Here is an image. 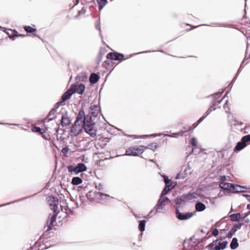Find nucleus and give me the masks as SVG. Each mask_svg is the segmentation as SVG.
I'll list each match as a JSON object with an SVG mask.
<instances>
[{
	"label": "nucleus",
	"mask_w": 250,
	"mask_h": 250,
	"mask_svg": "<svg viewBox=\"0 0 250 250\" xmlns=\"http://www.w3.org/2000/svg\"><path fill=\"white\" fill-rule=\"evenodd\" d=\"M83 128L91 137L94 138L97 134V129L94 126L91 118L85 115L83 109L80 110L77 116L76 120L71 128L72 135L77 136L80 134Z\"/></svg>",
	"instance_id": "obj_1"
},
{
	"label": "nucleus",
	"mask_w": 250,
	"mask_h": 250,
	"mask_svg": "<svg viewBox=\"0 0 250 250\" xmlns=\"http://www.w3.org/2000/svg\"><path fill=\"white\" fill-rule=\"evenodd\" d=\"M163 176L164 179L166 187L162 190L160 197L154 207L156 213L160 212L161 210L164 209V207L166 206L167 204L169 202V199L167 197H165V195H166L176 185V184L175 182H170V180L168 179L167 176Z\"/></svg>",
	"instance_id": "obj_2"
},
{
	"label": "nucleus",
	"mask_w": 250,
	"mask_h": 250,
	"mask_svg": "<svg viewBox=\"0 0 250 250\" xmlns=\"http://www.w3.org/2000/svg\"><path fill=\"white\" fill-rule=\"evenodd\" d=\"M47 203L50 207L51 210L53 211V214H50L48 216V220L47 221L46 224L48 226V229H51L53 226V223L56 221V215L59 212L58 207V201L54 196H50L47 198Z\"/></svg>",
	"instance_id": "obj_3"
},
{
	"label": "nucleus",
	"mask_w": 250,
	"mask_h": 250,
	"mask_svg": "<svg viewBox=\"0 0 250 250\" xmlns=\"http://www.w3.org/2000/svg\"><path fill=\"white\" fill-rule=\"evenodd\" d=\"M108 195L106 194H104L100 192L89 191L86 194V198L90 201H95L99 202L100 201L105 200L104 197H107Z\"/></svg>",
	"instance_id": "obj_4"
},
{
	"label": "nucleus",
	"mask_w": 250,
	"mask_h": 250,
	"mask_svg": "<svg viewBox=\"0 0 250 250\" xmlns=\"http://www.w3.org/2000/svg\"><path fill=\"white\" fill-rule=\"evenodd\" d=\"M100 110V107L98 105H95L93 104H91L90 107L89 114L90 116L87 115L89 117L91 118V120L94 123V126L95 127V122H96L101 115Z\"/></svg>",
	"instance_id": "obj_5"
},
{
	"label": "nucleus",
	"mask_w": 250,
	"mask_h": 250,
	"mask_svg": "<svg viewBox=\"0 0 250 250\" xmlns=\"http://www.w3.org/2000/svg\"><path fill=\"white\" fill-rule=\"evenodd\" d=\"M87 168L83 163H79L76 167L72 165L68 167V170L71 174L74 173L77 174L80 172L84 171L86 170Z\"/></svg>",
	"instance_id": "obj_6"
},
{
	"label": "nucleus",
	"mask_w": 250,
	"mask_h": 250,
	"mask_svg": "<svg viewBox=\"0 0 250 250\" xmlns=\"http://www.w3.org/2000/svg\"><path fill=\"white\" fill-rule=\"evenodd\" d=\"M250 141V135L243 137L240 142H238L234 148V151H239L247 146V143Z\"/></svg>",
	"instance_id": "obj_7"
},
{
	"label": "nucleus",
	"mask_w": 250,
	"mask_h": 250,
	"mask_svg": "<svg viewBox=\"0 0 250 250\" xmlns=\"http://www.w3.org/2000/svg\"><path fill=\"white\" fill-rule=\"evenodd\" d=\"M184 133H185V131H179V132H176V133H171L170 134H163V133H159V134H155V133H154V134H152L149 135L139 136V137H148V136L155 137H157V136H161V135H164L165 136H168L169 137L177 138V137H178L180 136H182L183 134Z\"/></svg>",
	"instance_id": "obj_8"
},
{
	"label": "nucleus",
	"mask_w": 250,
	"mask_h": 250,
	"mask_svg": "<svg viewBox=\"0 0 250 250\" xmlns=\"http://www.w3.org/2000/svg\"><path fill=\"white\" fill-rule=\"evenodd\" d=\"M58 115H61V124L62 126H67L70 124L71 120L68 117L66 111H62Z\"/></svg>",
	"instance_id": "obj_9"
},
{
	"label": "nucleus",
	"mask_w": 250,
	"mask_h": 250,
	"mask_svg": "<svg viewBox=\"0 0 250 250\" xmlns=\"http://www.w3.org/2000/svg\"><path fill=\"white\" fill-rule=\"evenodd\" d=\"M227 244L228 242L227 241L221 242L218 240H216L210 245L214 246V247L213 248V250H221L225 249Z\"/></svg>",
	"instance_id": "obj_10"
},
{
	"label": "nucleus",
	"mask_w": 250,
	"mask_h": 250,
	"mask_svg": "<svg viewBox=\"0 0 250 250\" xmlns=\"http://www.w3.org/2000/svg\"><path fill=\"white\" fill-rule=\"evenodd\" d=\"M192 171L191 170V168L190 167L187 166L184 169L183 171H181L179 173H178L176 177V179H184L187 177L188 175H190Z\"/></svg>",
	"instance_id": "obj_11"
},
{
	"label": "nucleus",
	"mask_w": 250,
	"mask_h": 250,
	"mask_svg": "<svg viewBox=\"0 0 250 250\" xmlns=\"http://www.w3.org/2000/svg\"><path fill=\"white\" fill-rule=\"evenodd\" d=\"M106 58L110 60H114L121 61L124 59V56L122 54L117 52L109 53L106 56Z\"/></svg>",
	"instance_id": "obj_12"
},
{
	"label": "nucleus",
	"mask_w": 250,
	"mask_h": 250,
	"mask_svg": "<svg viewBox=\"0 0 250 250\" xmlns=\"http://www.w3.org/2000/svg\"><path fill=\"white\" fill-rule=\"evenodd\" d=\"M176 217L181 220H187L189 219L192 216V213L190 212L188 213H181L177 208L176 210Z\"/></svg>",
	"instance_id": "obj_13"
},
{
	"label": "nucleus",
	"mask_w": 250,
	"mask_h": 250,
	"mask_svg": "<svg viewBox=\"0 0 250 250\" xmlns=\"http://www.w3.org/2000/svg\"><path fill=\"white\" fill-rule=\"evenodd\" d=\"M71 86H72V90L74 93H77L79 94H82L85 90V86L83 83L76 85H71Z\"/></svg>",
	"instance_id": "obj_14"
},
{
	"label": "nucleus",
	"mask_w": 250,
	"mask_h": 250,
	"mask_svg": "<svg viewBox=\"0 0 250 250\" xmlns=\"http://www.w3.org/2000/svg\"><path fill=\"white\" fill-rule=\"evenodd\" d=\"M72 86H70L69 90H67L62 96L61 100V102H65L67 100L69 99L72 95L74 93L72 90Z\"/></svg>",
	"instance_id": "obj_15"
},
{
	"label": "nucleus",
	"mask_w": 250,
	"mask_h": 250,
	"mask_svg": "<svg viewBox=\"0 0 250 250\" xmlns=\"http://www.w3.org/2000/svg\"><path fill=\"white\" fill-rule=\"evenodd\" d=\"M232 188L231 189V192H244L245 189H247L246 187L240 186L237 185L233 184Z\"/></svg>",
	"instance_id": "obj_16"
},
{
	"label": "nucleus",
	"mask_w": 250,
	"mask_h": 250,
	"mask_svg": "<svg viewBox=\"0 0 250 250\" xmlns=\"http://www.w3.org/2000/svg\"><path fill=\"white\" fill-rule=\"evenodd\" d=\"M246 216L247 215H245V216L241 217L240 213H237L231 214L230 216V217L232 221H243Z\"/></svg>",
	"instance_id": "obj_17"
},
{
	"label": "nucleus",
	"mask_w": 250,
	"mask_h": 250,
	"mask_svg": "<svg viewBox=\"0 0 250 250\" xmlns=\"http://www.w3.org/2000/svg\"><path fill=\"white\" fill-rule=\"evenodd\" d=\"M233 184L231 183H224V182H221L219 184V187L222 189H223L224 190H227L229 191H231V188H232V185Z\"/></svg>",
	"instance_id": "obj_18"
},
{
	"label": "nucleus",
	"mask_w": 250,
	"mask_h": 250,
	"mask_svg": "<svg viewBox=\"0 0 250 250\" xmlns=\"http://www.w3.org/2000/svg\"><path fill=\"white\" fill-rule=\"evenodd\" d=\"M55 109H52L49 113L47 117L45 119V121H49L56 118L57 116L55 114Z\"/></svg>",
	"instance_id": "obj_19"
},
{
	"label": "nucleus",
	"mask_w": 250,
	"mask_h": 250,
	"mask_svg": "<svg viewBox=\"0 0 250 250\" xmlns=\"http://www.w3.org/2000/svg\"><path fill=\"white\" fill-rule=\"evenodd\" d=\"M195 207L196 210L198 212L203 211L206 208L205 205L201 202H197Z\"/></svg>",
	"instance_id": "obj_20"
},
{
	"label": "nucleus",
	"mask_w": 250,
	"mask_h": 250,
	"mask_svg": "<svg viewBox=\"0 0 250 250\" xmlns=\"http://www.w3.org/2000/svg\"><path fill=\"white\" fill-rule=\"evenodd\" d=\"M99 79L100 77L97 74L93 73L90 75L89 81L91 83L95 84L99 81Z\"/></svg>",
	"instance_id": "obj_21"
},
{
	"label": "nucleus",
	"mask_w": 250,
	"mask_h": 250,
	"mask_svg": "<svg viewBox=\"0 0 250 250\" xmlns=\"http://www.w3.org/2000/svg\"><path fill=\"white\" fill-rule=\"evenodd\" d=\"M215 109V108H212L211 107H210L208 108V110L205 113L204 115L198 120L197 122V124H199L201 123L212 111L214 110Z\"/></svg>",
	"instance_id": "obj_22"
},
{
	"label": "nucleus",
	"mask_w": 250,
	"mask_h": 250,
	"mask_svg": "<svg viewBox=\"0 0 250 250\" xmlns=\"http://www.w3.org/2000/svg\"><path fill=\"white\" fill-rule=\"evenodd\" d=\"M215 109V108H212L211 107H210L208 108V110L205 113L204 115L198 120L197 122V124H199L201 123L212 111L214 110Z\"/></svg>",
	"instance_id": "obj_23"
},
{
	"label": "nucleus",
	"mask_w": 250,
	"mask_h": 250,
	"mask_svg": "<svg viewBox=\"0 0 250 250\" xmlns=\"http://www.w3.org/2000/svg\"><path fill=\"white\" fill-rule=\"evenodd\" d=\"M145 147L144 146H139L138 147H134V156H138L139 154L143 153Z\"/></svg>",
	"instance_id": "obj_24"
},
{
	"label": "nucleus",
	"mask_w": 250,
	"mask_h": 250,
	"mask_svg": "<svg viewBox=\"0 0 250 250\" xmlns=\"http://www.w3.org/2000/svg\"><path fill=\"white\" fill-rule=\"evenodd\" d=\"M77 204L78 205L80 204V206H82L84 205V201L85 200V198L83 195H79L78 198H76Z\"/></svg>",
	"instance_id": "obj_25"
},
{
	"label": "nucleus",
	"mask_w": 250,
	"mask_h": 250,
	"mask_svg": "<svg viewBox=\"0 0 250 250\" xmlns=\"http://www.w3.org/2000/svg\"><path fill=\"white\" fill-rule=\"evenodd\" d=\"M82 183V180L79 177H74L72 178L71 183L73 185H78Z\"/></svg>",
	"instance_id": "obj_26"
},
{
	"label": "nucleus",
	"mask_w": 250,
	"mask_h": 250,
	"mask_svg": "<svg viewBox=\"0 0 250 250\" xmlns=\"http://www.w3.org/2000/svg\"><path fill=\"white\" fill-rule=\"evenodd\" d=\"M238 246V243L237 238H233L230 244V247L231 249L234 250L236 249Z\"/></svg>",
	"instance_id": "obj_27"
},
{
	"label": "nucleus",
	"mask_w": 250,
	"mask_h": 250,
	"mask_svg": "<svg viewBox=\"0 0 250 250\" xmlns=\"http://www.w3.org/2000/svg\"><path fill=\"white\" fill-rule=\"evenodd\" d=\"M146 221L145 220H141L140 221L138 228L141 231L143 232L145 229V226H146Z\"/></svg>",
	"instance_id": "obj_28"
},
{
	"label": "nucleus",
	"mask_w": 250,
	"mask_h": 250,
	"mask_svg": "<svg viewBox=\"0 0 250 250\" xmlns=\"http://www.w3.org/2000/svg\"><path fill=\"white\" fill-rule=\"evenodd\" d=\"M98 4L99 9L101 10L107 4V0H97Z\"/></svg>",
	"instance_id": "obj_29"
},
{
	"label": "nucleus",
	"mask_w": 250,
	"mask_h": 250,
	"mask_svg": "<svg viewBox=\"0 0 250 250\" xmlns=\"http://www.w3.org/2000/svg\"><path fill=\"white\" fill-rule=\"evenodd\" d=\"M134 147H132L126 150L125 155L129 156H134Z\"/></svg>",
	"instance_id": "obj_30"
},
{
	"label": "nucleus",
	"mask_w": 250,
	"mask_h": 250,
	"mask_svg": "<svg viewBox=\"0 0 250 250\" xmlns=\"http://www.w3.org/2000/svg\"><path fill=\"white\" fill-rule=\"evenodd\" d=\"M24 29L25 30V31L26 32H27V33H33L34 32H35L36 30V29L35 28H34L30 26H24Z\"/></svg>",
	"instance_id": "obj_31"
},
{
	"label": "nucleus",
	"mask_w": 250,
	"mask_h": 250,
	"mask_svg": "<svg viewBox=\"0 0 250 250\" xmlns=\"http://www.w3.org/2000/svg\"><path fill=\"white\" fill-rule=\"evenodd\" d=\"M236 232V229L235 228H232L231 230L229 231V232L228 234V237L229 238H230L232 237L233 235Z\"/></svg>",
	"instance_id": "obj_32"
},
{
	"label": "nucleus",
	"mask_w": 250,
	"mask_h": 250,
	"mask_svg": "<svg viewBox=\"0 0 250 250\" xmlns=\"http://www.w3.org/2000/svg\"><path fill=\"white\" fill-rule=\"evenodd\" d=\"M190 144L193 146H197V141L196 140V139L194 137H193L190 140Z\"/></svg>",
	"instance_id": "obj_33"
},
{
	"label": "nucleus",
	"mask_w": 250,
	"mask_h": 250,
	"mask_svg": "<svg viewBox=\"0 0 250 250\" xmlns=\"http://www.w3.org/2000/svg\"><path fill=\"white\" fill-rule=\"evenodd\" d=\"M32 130L33 132H34L42 133V132H41L42 129L40 127L35 126L32 129Z\"/></svg>",
	"instance_id": "obj_34"
},
{
	"label": "nucleus",
	"mask_w": 250,
	"mask_h": 250,
	"mask_svg": "<svg viewBox=\"0 0 250 250\" xmlns=\"http://www.w3.org/2000/svg\"><path fill=\"white\" fill-rule=\"evenodd\" d=\"M95 28L101 32L100 19H99L95 22Z\"/></svg>",
	"instance_id": "obj_35"
},
{
	"label": "nucleus",
	"mask_w": 250,
	"mask_h": 250,
	"mask_svg": "<svg viewBox=\"0 0 250 250\" xmlns=\"http://www.w3.org/2000/svg\"><path fill=\"white\" fill-rule=\"evenodd\" d=\"M157 146H158V144L156 143H151L148 146L149 148L151 149H153V148H156L157 147Z\"/></svg>",
	"instance_id": "obj_36"
},
{
	"label": "nucleus",
	"mask_w": 250,
	"mask_h": 250,
	"mask_svg": "<svg viewBox=\"0 0 250 250\" xmlns=\"http://www.w3.org/2000/svg\"><path fill=\"white\" fill-rule=\"evenodd\" d=\"M95 188L99 190H103L104 189V187L101 184H96Z\"/></svg>",
	"instance_id": "obj_37"
},
{
	"label": "nucleus",
	"mask_w": 250,
	"mask_h": 250,
	"mask_svg": "<svg viewBox=\"0 0 250 250\" xmlns=\"http://www.w3.org/2000/svg\"><path fill=\"white\" fill-rule=\"evenodd\" d=\"M63 102H61V100L60 99V101L57 103L55 105V108L53 109H55V111L56 109L61 105Z\"/></svg>",
	"instance_id": "obj_38"
},
{
	"label": "nucleus",
	"mask_w": 250,
	"mask_h": 250,
	"mask_svg": "<svg viewBox=\"0 0 250 250\" xmlns=\"http://www.w3.org/2000/svg\"><path fill=\"white\" fill-rule=\"evenodd\" d=\"M226 97V95H225L222 99L221 100L218 101H215L214 102V103H213V105L214 106H217L219 104H220V103L221 102L222 100L223 99H224L225 97Z\"/></svg>",
	"instance_id": "obj_39"
},
{
	"label": "nucleus",
	"mask_w": 250,
	"mask_h": 250,
	"mask_svg": "<svg viewBox=\"0 0 250 250\" xmlns=\"http://www.w3.org/2000/svg\"><path fill=\"white\" fill-rule=\"evenodd\" d=\"M212 234L213 236H216L219 234V231L217 229H215L213 230Z\"/></svg>",
	"instance_id": "obj_40"
},
{
	"label": "nucleus",
	"mask_w": 250,
	"mask_h": 250,
	"mask_svg": "<svg viewBox=\"0 0 250 250\" xmlns=\"http://www.w3.org/2000/svg\"><path fill=\"white\" fill-rule=\"evenodd\" d=\"M248 59H249L248 58L242 62V63H241V64L240 65V68L243 67L248 62Z\"/></svg>",
	"instance_id": "obj_41"
},
{
	"label": "nucleus",
	"mask_w": 250,
	"mask_h": 250,
	"mask_svg": "<svg viewBox=\"0 0 250 250\" xmlns=\"http://www.w3.org/2000/svg\"><path fill=\"white\" fill-rule=\"evenodd\" d=\"M219 179L222 181V182H224V181L226 180V176H220L219 177Z\"/></svg>",
	"instance_id": "obj_42"
},
{
	"label": "nucleus",
	"mask_w": 250,
	"mask_h": 250,
	"mask_svg": "<svg viewBox=\"0 0 250 250\" xmlns=\"http://www.w3.org/2000/svg\"><path fill=\"white\" fill-rule=\"evenodd\" d=\"M223 91L222 92H219L218 93H216V94H215L214 95V98H215V99H217V97H219V96H220L222 94V93H223Z\"/></svg>",
	"instance_id": "obj_43"
},
{
	"label": "nucleus",
	"mask_w": 250,
	"mask_h": 250,
	"mask_svg": "<svg viewBox=\"0 0 250 250\" xmlns=\"http://www.w3.org/2000/svg\"><path fill=\"white\" fill-rule=\"evenodd\" d=\"M190 239H191V242H190V244L192 246H196L197 245V244L195 243V242H193V238H190Z\"/></svg>",
	"instance_id": "obj_44"
},
{
	"label": "nucleus",
	"mask_w": 250,
	"mask_h": 250,
	"mask_svg": "<svg viewBox=\"0 0 250 250\" xmlns=\"http://www.w3.org/2000/svg\"><path fill=\"white\" fill-rule=\"evenodd\" d=\"M241 226L239 225H236L233 227V228L236 229V231L239 229H240Z\"/></svg>",
	"instance_id": "obj_45"
},
{
	"label": "nucleus",
	"mask_w": 250,
	"mask_h": 250,
	"mask_svg": "<svg viewBox=\"0 0 250 250\" xmlns=\"http://www.w3.org/2000/svg\"><path fill=\"white\" fill-rule=\"evenodd\" d=\"M244 196L246 197L248 200H250V195L247 194H244Z\"/></svg>",
	"instance_id": "obj_46"
},
{
	"label": "nucleus",
	"mask_w": 250,
	"mask_h": 250,
	"mask_svg": "<svg viewBox=\"0 0 250 250\" xmlns=\"http://www.w3.org/2000/svg\"><path fill=\"white\" fill-rule=\"evenodd\" d=\"M16 202V201H14V202H10V203H7V204H4L1 205H0V207H2V206H6V205H9V204H11V203H14V202Z\"/></svg>",
	"instance_id": "obj_47"
},
{
	"label": "nucleus",
	"mask_w": 250,
	"mask_h": 250,
	"mask_svg": "<svg viewBox=\"0 0 250 250\" xmlns=\"http://www.w3.org/2000/svg\"><path fill=\"white\" fill-rule=\"evenodd\" d=\"M248 50H249V45H248V43H247V49H246V56L247 55V54L248 53Z\"/></svg>",
	"instance_id": "obj_48"
},
{
	"label": "nucleus",
	"mask_w": 250,
	"mask_h": 250,
	"mask_svg": "<svg viewBox=\"0 0 250 250\" xmlns=\"http://www.w3.org/2000/svg\"><path fill=\"white\" fill-rule=\"evenodd\" d=\"M228 106V101H226V103L224 105V108H226Z\"/></svg>",
	"instance_id": "obj_49"
},
{
	"label": "nucleus",
	"mask_w": 250,
	"mask_h": 250,
	"mask_svg": "<svg viewBox=\"0 0 250 250\" xmlns=\"http://www.w3.org/2000/svg\"><path fill=\"white\" fill-rule=\"evenodd\" d=\"M7 34L8 35H9V33L8 32H7ZM9 37H10V38H13V39H14V37H15V36H10V35H9ZM15 37H18V36H15Z\"/></svg>",
	"instance_id": "obj_50"
},
{
	"label": "nucleus",
	"mask_w": 250,
	"mask_h": 250,
	"mask_svg": "<svg viewBox=\"0 0 250 250\" xmlns=\"http://www.w3.org/2000/svg\"><path fill=\"white\" fill-rule=\"evenodd\" d=\"M195 149H196V148H195H195H192V151H191V152L190 153V154H191L192 153H195Z\"/></svg>",
	"instance_id": "obj_51"
},
{
	"label": "nucleus",
	"mask_w": 250,
	"mask_h": 250,
	"mask_svg": "<svg viewBox=\"0 0 250 250\" xmlns=\"http://www.w3.org/2000/svg\"><path fill=\"white\" fill-rule=\"evenodd\" d=\"M62 152L63 153L65 152H66V148H63L62 149Z\"/></svg>",
	"instance_id": "obj_52"
},
{
	"label": "nucleus",
	"mask_w": 250,
	"mask_h": 250,
	"mask_svg": "<svg viewBox=\"0 0 250 250\" xmlns=\"http://www.w3.org/2000/svg\"><path fill=\"white\" fill-rule=\"evenodd\" d=\"M247 208L250 209V204H248Z\"/></svg>",
	"instance_id": "obj_53"
},
{
	"label": "nucleus",
	"mask_w": 250,
	"mask_h": 250,
	"mask_svg": "<svg viewBox=\"0 0 250 250\" xmlns=\"http://www.w3.org/2000/svg\"><path fill=\"white\" fill-rule=\"evenodd\" d=\"M229 87H230V89L232 87V85H231V83H230L229 85Z\"/></svg>",
	"instance_id": "obj_54"
},
{
	"label": "nucleus",
	"mask_w": 250,
	"mask_h": 250,
	"mask_svg": "<svg viewBox=\"0 0 250 250\" xmlns=\"http://www.w3.org/2000/svg\"><path fill=\"white\" fill-rule=\"evenodd\" d=\"M247 39L250 40V35L248 36Z\"/></svg>",
	"instance_id": "obj_55"
},
{
	"label": "nucleus",
	"mask_w": 250,
	"mask_h": 250,
	"mask_svg": "<svg viewBox=\"0 0 250 250\" xmlns=\"http://www.w3.org/2000/svg\"><path fill=\"white\" fill-rule=\"evenodd\" d=\"M153 210H151V211L149 212V215H150L152 213V212H153Z\"/></svg>",
	"instance_id": "obj_56"
},
{
	"label": "nucleus",
	"mask_w": 250,
	"mask_h": 250,
	"mask_svg": "<svg viewBox=\"0 0 250 250\" xmlns=\"http://www.w3.org/2000/svg\"><path fill=\"white\" fill-rule=\"evenodd\" d=\"M149 52L150 51H146L142 52V53H147V52Z\"/></svg>",
	"instance_id": "obj_57"
},
{
	"label": "nucleus",
	"mask_w": 250,
	"mask_h": 250,
	"mask_svg": "<svg viewBox=\"0 0 250 250\" xmlns=\"http://www.w3.org/2000/svg\"><path fill=\"white\" fill-rule=\"evenodd\" d=\"M2 29H3V28L0 26V30H2Z\"/></svg>",
	"instance_id": "obj_58"
},
{
	"label": "nucleus",
	"mask_w": 250,
	"mask_h": 250,
	"mask_svg": "<svg viewBox=\"0 0 250 250\" xmlns=\"http://www.w3.org/2000/svg\"><path fill=\"white\" fill-rule=\"evenodd\" d=\"M223 239H224V237H220V240H223Z\"/></svg>",
	"instance_id": "obj_59"
},
{
	"label": "nucleus",
	"mask_w": 250,
	"mask_h": 250,
	"mask_svg": "<svg viewBox=\"0 0 250 250\" xmlns=\"http://www.w3.org/2000/svg\"><path fill=\"white\" fill-rule=\"evenodd\" d=\"M34 248H31L29 250H33V249H34Z\"/></svg>",
	"instance_id": "obj_60"
},
{
	"label": "nucleus",
	"mask_w": 250,
	"mask_h": 250,
	"mask_svg": "<svg viewBox=\"0 0 250 250\" xmlns=\"http://www.w3.org/2000/svg\"><path fill=\"white\" fill-rule=\"evenodd\" d=\"M12 125H19L18 124H11Z\"/></svg>",
	"instance_id": "obj_61"
},
{
	"label": "nucleus",
	"mask_w": 250,
	"mask_h": 250,
	"mask_svg": "<svg viewBox=\"0 0 250 250\" xmlns=\"http://www.w3.org/2000/svg\"><path fill=\"white\" fill-rule=\"evenodd\" d=\"M134 136V135H130V136H130V137H132V136Z\"/></svg>",
	"instance_id": "obj_62"
},
{
	"label": "nucleus",
	"mask_w": 250,
	"mask_h": 250,
	"mask_svg": "<svg viewBox=\"0 0 250 250\" xmlns=\"http://www.w3.org/2000/svg\"><path fill=\"white\" fill-rule=\"evenodd\" d=\"M196 27V26H193L192 28H195Z\"/></svg>",
	"instance_id": "obj_63"
},
{
	"label": "nucleus",
	"mask_w": 250,
	"mask_h": 250,
	"mask_svg": "<svg viewBox=\"0 0 250 250\" xmlns=\"http://www.w3.org/2000/svg\"><path fill=\"white\" fill-rule=\"evenodd\" d=\"M150 161L153 162V161L152 160H150Z\"/></svg>",
	"instance_id": "obj_64"
}]
</instances>
